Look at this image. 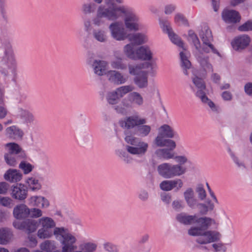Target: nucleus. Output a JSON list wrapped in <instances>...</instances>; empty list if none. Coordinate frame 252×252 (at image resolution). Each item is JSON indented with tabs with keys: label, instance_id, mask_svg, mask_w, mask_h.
I'll list each match as a JSON object with an SVG mask.
<instances>
[{
	"label": "nucleus",
	"instance_id": "obj_1",
	"mask_svg": "<svg viewBox=\"0 0 252 252\" xmlns=\"http://www.w3.org/2000/svg\"><path fill=\"white\" fill-rule=\"evenodd\" d=\"M176 220L180 223L189 225L196 224L188 230L189 235L197 237L196 242L200 245H205L219 241L220 233L215 230H208L213 225L217 224L216 220L207 216L199 217L196 215H189L185 212L178 214Z\"/></svg>",
	"mask_w": 252,
	"mask_h": 252
},
{
	"label": "nucleus",
	"instance_id": "obj_2",
	"mask_svg": "<svg viewBox=\"0 0 252 252\" xmlns=\"http://www.w3.org/2000/svg\"><path fill=\"white\" fill-rule=\"evenodd\" d=\"M115 14L117 20L124 15V25L130 31L137 32L142 29L143 26L140 22L138 15L133 9L126 5H119L115 6Z\"/></svg>",
	"mask_w": 252,
	"mask_h": 252
},
{
	"label": "nucleus",
	"instance_id": "obj_3",
	"mask_svg": "<svg viewBox=\"0 0 252 252\" xmlns=\"http://www.w3.org/2000/svg\"><path fill=\"white\" fill-rule=\"evenodd\" d=\"M199 73L194 71L191 78L193 86H191L194 92L195 96L199 98L202 102L207 105L211 110L215 113L219 112V108L206 95V87L204 79Z\"/></svg>",
	"mask_w": 252,
	"mask_h": 252
},
{
	"label": "nucleus",
	"instance_id": "obj_4",
	"mask_svg": "<svg viewBox=\"0 0 252 252\" xmlns=\"http://www.w3.org/2000/svg\"><path fill=\"white\" fill-rule=\"evenodd\" d=\"M56 238L60 240L62 252H72L77 249V238L64 227H56L53 230Z\"/></svg>",
	"mask_w": 252,
	"mask_h": 252
},
{
	"label": "nucleus",
	"instance_id": "obj_5",
	"mask_svg": "<svg viewBox=\"0 0 252 252\" xmlns=\"http://www.w3.org/2000/svg\"><path fill=\"white\" fill-rule=\"evenodd\" d=\"M126 143V149L129 154L137 157L144 156L148 151L149 144L141 139L132 135H127L125 138Z\"/></svg>",
	"mask_w": 252,
	"mask_h": 252
},
{
	"label": "nucleus",
	"instance_id": "obj_6",
	"mask_svg": "<svg viewBox=\"0 0 252 252\" xmlns=\"http://www.w3.org/2000/svg\"><path fill=\"white\" fill-rule=\"evenodd\" d=\"M157 171L158 175L163 178L170 179L184 175L187 172V168L181 164L164 162L158 166Z\"/></svg>",
	"mask_w": 252,
	"mask_h": 252
},
{
	"label": "nucleus",
	"instance_id": "obj_7",
	"mask_svg": "<svg viewBox=\"0 0 252 252\" xmlns=\"http://www.w3.org/2000/svg\"><path fill=\"white\" fill-rule=\"evenodd\" d=\"M115 14V6L112 8L106 7L105 5H99L96 11V15L92 20V25L95 27H99L104 25L105 19L109 21L117 20Z\"/></svg>",
	"mask_w": 252,
	"mask_h": 252
},
{
	"label": "nucleus",
	"instance_id": "obj_8",
	"mask_svg": "<svg viewBox=\"0 0 252 252\" xmlns=\"http://www.w3.org/2000/svg\"><path fill=\"white\" fill-rule=\"evenodd\" d=\"M129 93L127 98L122 99L119 104L115 106V109L118 113L125 114L131 104L141 106L144 104V98L139 93L133 91Z\"/></svg>",
	"mask_w": 252,
	"mask_h": 252
},
{
	"label": "nucleus",
	"instance_id": "obj_9",
	"mask_svg": "<svg viewBox=\"0 0 252 252\" xmlns=\"http://www.w3.org/2000/svg\"><path fill=\"white\" fill-rule=\"evenodd\" d=\"M40 227L37 232V237L42 239L51 238L53 235L52 229L56 228L55 221L51 217L44 216L38 220Z\"/></svg>",
	"mask_w": 252,
	"mask_h": 252
},
{
	"label": "nucleus",
	"instance_id": "obj_10",
	"mask_svg": "<svg viewBox=\"0 0 252 252\" xmlns=\"http://www.w3.org/2000/svg\"><path fill=\"white\" fill-rule=\"evenodd\" d=\"M134 90V87L132 85L121 86L107 93L106 95L107 101L110 104L115 105L118 103L121 98Z\"/></svg>",
	"mask_w": 252,
	"mask_h": 252
},
{
	"label": "nucleus",
	"instance_id": "obj_11",
	"mask_svg": "<svg viewBox=\"0 0 252 252\" xmlns=\"http://www.w3.org/2000/svg\"><path fill=\"white\" fill-rule=\"evenodd\" d=\"M111 37L117 41H123L127 37L126 27L120 21H114L109 26Z\"/></svg>",
	"mask_w": 252,
	"mask_h": 252
},
{
	"label": "nucleus",
	"instance_id": "obj_12",
	"mask_svg": "<svg viewBox=\"0 0 252 252\" xmlns=\"http://www.w3.org/2000/svg\"><path fill=\"white\" fill-rule=\"evenodd\" d=\"M157 66L155 63L150 62H142L138 63L129 64L128 65V73L135 77L139 76L145 72L143 69L151 68V70Z\"/></svg>",
	"mask_w": 252,
	"mask_h": 252
},
{
	"label": "nucleus",
	"instance_id": "obj_13",
	"mask_svg": "<svg viewBox=\"0 0 252 252\" xmlns=\"http://www.w3.org/2000/svg\"><path fill=\"white\" fill-rule=\"evenodd\" d=\"M146 123V119L142 118L138 115L126 117L120 122V126L126 129H132L135 126L138 127L139 126Z\"/></svg>",
	"mask_w": 252,
	"mask_h": 252
},
{
	"label": "nucleus",
	"instance_id": "obj_14",
	"mask_svg": "<svg viewBox=\"0 0 252 252\" xmlns=\"http://www.w3.org/2000/svg\"><path fill=\"white\" fill-rule=\"evenodd\" d=\"M159 25L163 32L168 34V37L172 43L182 48L183 49H185L183 41L173 32L170 24L168 21H160Z\"/></svg>",
	"mask_w": 252,
	"mask_h": 252
},
{
	"label": "nucleus",
	"instance_id": "obj_15",
	"mask_svg": "<svg viewBox=\"0 0 252 252\" xmlns=\"http://www.w3.org/2000/svg\"><path fill=\"white\" fill-rule=\"evenodd\" d=\"M88 64L93 68L94 73L98 76L107 75V63L103 60H93L91 58L88 60Z\"/></svg>",
	"mask_w": 252,
	"mask_h": 252
},
{
	"label": "nucleus",
	"instance_id": "obj_16",
	"mask_svg": "<svg viewBox=\"0 0 252 252\" xmlns=\"http://www.w3.org/2000/svg\"><path fill=\"white\" fill-rule=\"evenodd\" d=\"M251 42L249 36L243 34L234 38L231 42V45L234 50L241 52L246 49Z\"/></svg>",
	"mask_w": 252,
	"mask_h": 252
},
{
	"label": "nucleus",
	"instance_id": "obj_17",
	"mask_svg": "<svg viewBox=\"0 0 252 252\" xmlns=\"http://www.w3.org/2000/svg\"><path fill=\"white\" fill-rule=\"evenodd\" d=\"M195 56L201 66L200 69L195 72L199 73L201 76L206 77L208 73L213 71V66L209 63L208 58H203L200 54H196Z\"/></svg>",
	"mask_w": 252,
	"mask_h": 252
},
{
	"label": "nucleus",
	"instance_id": "obj_18",
	"mask_svg": "<svg viewBox=\"0 0 252 252\" xmlns=\"http://www.w3.org/2000/svg\"><path fill=\"white\" fill-rule=\"evenodd\" d=\"M183 187V182L180 179L164 180L159 184L160 189L164 191H170L173 189L178 191Z\"/></svg>",
	"mask_w": 252,
	"mask_h": 252
},
{
	"label": "nucleus",
	"instance_id": "obj_19",
	"mask_svg": "<svg viewBox=\"0 0 252 252\" xmlns=\"http://www.w3.org/2000/svg\"><path fill=\"white\" fill-rule=\"evenodd\" d=\"M11 197L18 200H24L28 196V189L23 184H18L11 187Z\"/></svg>",
	"mask_w": 252,
	"mask_h": 252
},
{
	"label": "nucleus",
	"instance_id": "obj_20",
	"mask_svg": "<svg viewBox=\"0 0 252 252\" xmlns=\"http://www.w3.org/2000/svg\"><path fill=\"white\" fill-rule=\"evenodd\" d=\"M1 64L4 67L13 69L16 65V61L11 46L8 45L7 49L4 52V55L1 61Z\"/></svg>",
	"mask_w": 252,
	"mask_h": 252
},
{
	"label": "nucleus",
	"instance_id": "obj_21",
	"mask_svg": "<svg viewBox=\"0 0 252 252\" xmlns=\"http://www.w3.org/2000/svg\"><path fill=\"white\" fill-rule=\"evenodd\" d=\"M135 60L151 61L153 54L150 47L147 45L140 46L136 48Z\"/></svg>",
	"mask_w": 252,
	"mask_h": 252
},
{
	"label": "nucleus",
	"instance_id": "obj_22",
	"mask_svg": "<svg viewBox=\"0 0 252 252\" xmlns=\"http://www.w3.org/2000/svg\"><path fill=\"white\" fill-rule=\"evenodd\" d=\"M4 149L7 152L6 154H10L18 156L19 158H26L25 151L17 143L10 142L4 145Z\"/></svg>",
	"mask_w": 252,
	"mask_h": 252
},
{
	"label": "nucleus",
	"instance_id": "obj_23",
	"mask_svg": "<svg viewBox=\"0 0 252 252\" xmlns=\"http://www.w3.org/2000/svg\"><path fill=\"white\" fill-rule=\"evenodd\" d=\"M106 76L110 81L118 85L125 84L127 81V77L116 70L108 71Z\"/></svg>",
	"mask_w": 252,
	"mask_h": 252
},
{
	"label": "nucleus",
	"instance_id": "obj_24",
	"mask_svg": "<svg viewBox=\"0 0 252 252\" xmlns=\"http://www.w3.org/2000/svg\"><path fill=\"white\" fill-rule=\"evenodd\" d=\"M4 179L10 183H17L23 178V174L16 169H9L3 175Z\"/></svg>",
	"mask_w": 252,
	"mask_h": 252
},
{
	"label": "nucleus",
	"instance_id": "obj_25",
	"mask_svg": "<svg viewBox=\"0 0 252 252\" xmlns=\"http://www.w3.org/2000/svg\"><path fill=\"white\" fill-rule=\"evenodd\" d=\"M28 202L30 205L36 207L41 205L42 209L47 208L50 206L49 201L42 196H32L28 199Z\"/></svg>",
	"mask_w": 252,
	"mask_h": 252
},
{
	"label": "nucleus",
	"instance_id": "obj_26",
	"mask_svg": "<svg viewBox=\"0 0 252 252\" xmlns=\"http://www.w3.org/2000/svg\"><path fill=\"white\" fill-rule=\"evenodd\" d=\"M180 65L183 73L186 76L189 75V70L191 67V64L188 59V53L185 49L180 52Z\"/></svg>",
	"mask_w": 252,
	"mask_h": 252
},
{
	"label": "nucleus",
	"instance_id": "obj_27",
	"mask_svg": "<svg viewBox=\"0 0 252 252\" xmlns=\"http://www.w3.org/2000/svg\"><path fill=\"white\" fill-rule=\"evenodd\" d=\"M164 136L159 134L158 133L157 136L155 138L154 142L157 146L159 147H167L171 149H174L176 147V142L171 139H166Z\"/></svg>",
	"mask_w": 252,
	"mask_h": 252
},
{
	"label": "nucleus",
	"instance_id": "obj_28",
	"mask_svg": "<svg viewBox=\"0 0 252 252\" xmlns=\"http://www.w3.org/2000/svg\"><path fill=\"white\" fill-rule=\"evenodd\" d=\"M17 116L26 124H33L35 122V118L33 114L28 110L19 108L17 110Z\"/></svg>",
	"mask_w": 252,
	"mask_h": 252
},
{
	"label": "nucleus",
	"instance_id": "obj_29",
	"mask_svg": "<svg viewBox=\"0 0 252 252\" xmlns=\"http://www.w3.org/2000/svg\"><path fill=\"white\" fill-rule=\"evenodd\" d=\"M183 196L188 206L191 209H194V206L196 204L197 200L193 189L187 188L183 192Z\"/></svg>",
	"mask_w": 252,
	"mask_h": 252
},
{
	"label": "nucleus",
	"instance_id": "obj_30",
	"mask_svg": "<svg viewBox=\"0 0 252 252\" xmlns=\"http://www.w3.org/2000/svg\"><path fill=\"white\" fill-rule=\"evenodd\" d=\"M128 40L134 45H140L146 43L148 38L145 34L141 32L132 33L127 35Z\"/></svg>",
	"mask_w": 252,
	"mask_h": 252
},
{
	"label": "nucleus",
	"instance_id": "obj_31",
	"mask_svg": "<svg viewBox=\"0 0 252 252\" xmlns=\"http://www.w3.org/2000/svg\"><path fill=\"white\" fill-rule=\"evenodd\" d=\"M222 17L225 22L228 23H235L240 20L239 13L234 10H224L222 13Z\"/></svg>",
	"mask_w": 252,
	"mask_h": 252
},
{
	"label": "nucleus",
	"instance_id": "obj_32",
	"mask_svg": "<svg viewBox=\"0 0 252 252\" xmlns=\"http://www.w3.org/2000/svg\"><path fill=\"white\" fill-rule=\"evenodd\" d=\"M14 217L18 220H22L29 216V208L25 204L16 206L13 212Z\"/></svg>",
	"mask_w": 252,
	"mask_h": 252
},
{
	"label": "nucleus",
	"instance_id": "obj_33",
	"mask_svg": "<svg viewBox=\"0 0 252 252\" xmlns=\"http://www.w3.org/2000/svg\"><path fill=\"white\" fill-rule=\"evenodd\" d=\"M5 132L7 137L13 139L21 138L24 134L23 131L16 126L7 127L5 130Z\"/></svg>",
	"mask_w": 252,
	"mask_h": 252
},
{
	"label": "nucleus",
	"instance_id": "obj_34",
	"mask_svg": "<svg viewBox=\"0 0 252 252\" xmlns=\"http://www.w3.org/2000/svg\"><path fill=\"white\" fill-rule=\"evenodd\" d=\"M214 204L210 200H208L206 203H200L196 201V204L194 206V209L197 208L199 213L202 215H206L209 211H211L214 209Z\"/></svg>",
	"mask_w": 252,
	"mask_h": 252
},
{
	"label": "nucleus",
	"instance_id": "obj_35",
	"mask_svg": "<svg viewBox=\"0 0 252 252\" xmlns=\"http://www.w3.org/2000/svg\"><path fill=\"white\" fill-rule=\"evenodd\" d=\"M174 149L163 148L158 149L155 152V154L158 158L164 160H169L174 158L175 153L172 152Z\"/></svg>",
	"mask_w": 252,
	"mask_h": 252
},
{
	"label": "nucleus",
	"instance_id": "obj_36",
	"mask_svg": "<svg viewBox=\"0 0 252 252\" xmlns=\"http://www.w3.org/2000/svg\"><path fill=\"white\" fill-rule=\"evenodd\" d=\"M25 182L27 186V189L32 191H37L41 189L42 186L40 182L35 177H28L26 179Z\"/></svg>",
	"mask_w": 252,
	"mask_h": 252
},
{
	"label": "nucleus",
	"instance_id": "obj_37",
	"mask_svg": "<svg viewBox=\"0 0 252 252\" xmlns=\"http://www.w3.org/2000/svg\"><path fill=\"white\" fill-rule=\"evenodd\" d=\"M110 64L111 67L115 69L125 70L127 68L126 64L118 53H115L114 58L111 62Z\"/></svg>",
	"mask_w": 252,
	"mask_h": 252
},
{
	"label": "nucleus",
	"instance_id": "obj_38",
	"mask_svg": "<svg viewBox=\"0 0 252 252\" xmlns=\"http://www.w3.org/2000/svg\"><path fill=\"white\" fill-rule=\"evenodd\" d=\"M13 237L11 230L8 228H0V244L6 245L8 244Z\"/></svg>",
	"mask_w": 252,
	"mask_h": 252
},
{
	"label": "nucleus",
	"instance_id": "obj_39",
	"mask_svg": "<svg viewBox=\"0 0 252 252\" xmlns=\"http://www.w3.org/2000/svg\"><path fill=\"white\" fill-rule=\"evenodd\" d=\"M158 133L168 138H172L176 134L173 128L167 124L160 126L158 129Z\"/></svg>",
	"mask_w": 252,
	"mask_h": 252
},
{
	"label": "nucleus",
	"instance_id": "obj_40",
	"mask_svg": "<svg viewBox=\"0 0 252 252\" xmlns=\"http://www.w3.org/2000/svg\"><path fill=\"white\" fill-rule=\"evenodd\" d=\"M92 36L96 41L101 43L106 42L108 40L107 32L103 29H94L92 32Z\"/></svg>",
	"mask_w": 252,
	"mask_h": 252
},
{
	"label": "nucleus",
	"instance_id": "obj_41",
	"mask_svg": "<svg viewBox=\"0 0 252 252\" xmlns=\"http://www.w3.org/2000/svg\"><path fill=\"white\" fill-rule=\"evenodd\" d=\"M213 41H205L202 42V46L201 45V49L200 51H197L196 54H200L201 53H213L217 55H219V53L217 49L215 48L212 43Z\"/></svg>",
	"mask_w": 252,
	"mask_h": 252
},
{
	"label": "nucleus",
	"instance_id": "obj_42",
	"mask_svg": "<svg viewBox=\"0 0 252 252\" xmlns=\"http://www.w3.org/2000/svg\"><path fill=\"white\" fill-rule=\"evenodd\" d=\"M135 84L140 89L146 88L148 86V72H143L139 76H136L133 79Z\"/></svg>",
	"mask_w": 252,
	"mask_h": 252
},
{
	"label": "nucleus",
	"instance_id": "obj_43",
	"mask_svg": "<svg viewBox=\"0 0 252 252\" xmlns=\"http://www.w3.org/2000/svg\"><path fill=\"white\" fill-rule=\"evenodd\" d=\"M199 35L202 42L205 41H213L212 32L207 26L202 28L199 32Z\"/></svg>",
	"mask_w": 252,
	"mask_h": 252
},
{
	"label": "nucleus",
	"instance_id": "obj_44",
	"mask_svg": "<svg viewBox=\"0 0 252 252\" xmlns=\"http://www.w3.org/2000/svg\"><path fill=\"white\" fill-rule=\"evenodd\" d=\"M134 45L129 43L124 46L123 53L128 59L135 60L136 48Z\"/></svg>",
	"mask_w": 252,
	"mask_h": 252
},
{
	"label": "nucleus",
	"instance_id": "obj_45",
	"mask_svg": "<svg viewBox=\"0 0 252 252\" xmlns=\"http://www.w3.org/2000/svg\"><path fill=\"white\" fill-rule=\"evenodd\" d=\"M187 39L189 41L191 42L193 44L197 51H200V42L196 34L193 30H190L188 31Z\"/></svg>",
	"mask_w": 252,
	"mask_h": 252
},
{
	"label": "nucleus",
	"instance_id": "obj_46",
	"mask_svg": "<svg viewBox=\"0 0 252 252\" xmlns=\"http://www.w3.org/2000/svg\"><path fill=\"white\" fill-rule=\"evenodd\" d=\"M26 158H19L18 156L5 153L4 155V159L5 162L9 166L15 167L17 165L18 161L24 159Z\"/></svg>",
	"mask_w": 252,
	"mask_h": 252
},
{
	"label": "nucleus",
	"instance_id": "obj_47",
	"mask_svg": "<svg viewBox=\"0 0 252 252\" xmlns=\"http://www.w3.org/2000/svg\"><path fill=\"white\" fill-rule=\"evenodd\" d=\"M41 250L45 252H52L57 247L56 242L53 240H45L39 245Z\"/></svg>",
	"mask_w": 252,
	"mask_h": 252
},
{
	"label": "nucleus",
	"instance_id": "obj_48",
	"mask_svg": "<svg viewBox=\"0 0 252 252\" xmlns=\"http://www.w3.org/2000/svg\"><path fill=\"white\" fill-rule=\"evenodd\" d=\"M25 230L24 231L28 233H31L34 232L38 225V220H27L25 221Z\"/></svg>",
	"mask_w": 252,
	"mask_h": 252
},
{
	"label": "nucleus",
	"instance_id": "obj_49",
	"mask_svg": "<svg viewBox=\"0 0 252 252\" xmlns=\"http://www.w3.org/2000/svg\"><path fill=\"white\" fill-rule=\"evenodd\" d=\"M174 23L180 26L189 27L188 19L185 15L181 13H177L174 17Z\"/></svg>",
	"mask_w": 252,
	"mask_h": 252
},
{
	"label": "nucleus",
	"instance_id": "obj_50",
	"mask_svg": "<svg viewBox=\"0 0 252 252\" xmlns=\"http://www.w3.org/2000/svg\"><path fill=\"white\" fill-rule=\"evenodd\" d=\"M97 247V244L93 242H84L80 246L81 250L83 252H94Z\"/></svg>",
	"mask_w": 252,
	"mask_h": 252
},
{
	"label": "nucleus",
	"instance_id": "obj_51",
	"mask_svg": "<svg viewBox=\"0 0 252 252\" xmlns=\"http://www.w3.org/2000/svg\"><path fill=\"white\" fill-rule=\"evenodd\" d=\"M96 5L94 2H85L82 6V11L85 15L91 14L95 11Z\"/></svg>",
	"mask_w": 252,
	"mask_h": 252
},
{
	"label": "nucleus",
	"instance_id": "obj_52",
	"mask_svg": "<svg viewBox=\"0 0 252 252\" xmlns=\"http://www.w3.org/2000/svg\"><path fill=\"white\" fill-rule=\"evenodd\" d=\"M19 168L23 171L24 174H28L30 173L34 168V166L30 163L22 161L19 164Z\"/></svg>",
	"mask_w": 252,
	"mask_h": 252
},
{
	"label": "nucleus",
	"instance_id": "obj_53",
	"mask_svg": "<svg viewBox=\"0 0 252 252\" xmlns=\"http://www.w3.org/2000/svg\"><path fill=\"white\" fill-rule=\"evenodd\" d=\"M151 131V127L145 124L139 126L137 127V132L139 136L141 137L147 136Z\"/></svg>",
	"mask_w": 252,
	"mask_h": 252
},
{
	"label": "nucleus",
	"instance_id": "obj_54",
	"mask_svg": "<svg viewBox=\"0 0 252 252\" xmlns=\"http://www.w3.org/2000/svg\"><path fill=\"white\" fill-rule=\"evenodd\" d=\"M199 200L202 201L205 200L207 196V193L202 185H198L195 189Z\"/></svg>",
	"mask_w": 252,
	"mask_h": 252
},
{
	"label": "nucleus",
	"instance_id": "obj_55",
	"mask_svg": "<svg viewBox=\"0 0 252 252\" xmlns=\"http://www.w3.org/2000/svg\"><path fill=\"white\" fill-rule=\"evenodd\" d=\"M228 153L232 158L233 161L237 164L238 167L243 169L245 168V165L244 162L241 161L235 155L234 152L230 149L228 150Z\"/></svg>",
	"mask_w": 252,
	"mask_h": 252
},
{
	"label": "nucleus",
	"instance_id": "obj_56",
	"mask_svg": "<svg viewBox=\"0 0 252 252\" xmlns=\"http://www.w3.org/2000/svg\"><path fill=\"white\" fill-rule=\"evenodd\" d=\"M29 215L32 218H40L42 217L43 212L39 208H33L29 209Z\"/></svg>",
	"mask_w": 252,
	"mask_h": 252
},
{
	"label": "nucleus",
	"instance_id": "obj_57",
	"mask_svg": "<svg viewBox=\"0 0 252 252\" xmlns=\"http://www.w3.org/2000/svg\"><path fill=\"white\" fill-rule=\"evenodd\" d=\"M115 153L117 156L122 158L125 162L127 163L129 162L128 155L124 150L118 149L115 150Z\"/></svg>",
	"mask_w": 252,
	"mask_h": 252
},
{
	"label": "nucleus",
	"instance_id": "obj_58",
	"mask_svg": "<svg viewBox=\"0 0 252 252\" xmlns=\"http://www.w3.org/2000/svg\"><path fill=\"white\" fill-rule=\"evenodd\" d=\"M172 207L175 210L179 211L185 208V204L181 200H175L172 203Z\"/></svg>",
	"mask_w": 252,
	"mask_h": 252
},
{
	"label": "nucleus",
	"instance_id": "obj_59",
	"mask_svg": "<svg viewBox=\"0 0 252 252\" xmlns=\"http://www.w3.org/2000/svg\"><path fill=\"white\" fill-rule=\"evenodd\" d=\"M103 247L105 251L108 252H119L118 247L111 243H105L103 245Z\"/></svg>",
	"mask_w": 252,
	"mask_h": 252
},
{
	"label": "nucleus",
	"instance_id": "obj_60",
	"mask_svg": "<svg viewBox=\"0 0 252 252\" xmlns=\"http://www.w3.org/2000/svg\"><path fill=\"white\" fill-rule=\"evenodd\" d=\"M176 8L174 4H167L164 6V12L166 15H171L176 10Z\"/></svg>",
	"mask_w": 252,
	"mask_h": 252
},
{
	"label": "nucleus",
	"instance_id": "obj_61",
	"mask_svg": "<svg viewBox=\"0 0 252 252\" xmlns=\"http://www.w3.org/2000/svg\"><path fill=\"white\" fill-rule=\"evenodd\" d=\"M238 30L241 32L252 31V21H248L244 24L239 26Z\"/></svg>",
	"mask_w": 252,
	"mask_h": 252
},
{
	"label": "nucleus",
	"instance_id": "obj_62",
	"mask_svg": "<svg viewBox=\"0 0 252 252\" xmlns=\"http://www.w3.org/2000/svg\"><path fill=\"white\" fill-rule=\"evenodd\" d=\"M212 247L215 252H224L226 251V247L224 245L221 243H214Z\"/></svg>",
	"mask_w": 252,
	"mask_h": 252
},
{
	"label": "nucleus",
	"instance_id": "obj_63",
	"mask_svg": "<svg viewBox=\"0 0 252 252\" xmlns=\"http://www.w3.org/2000/svg\"><path fill=\"white\" fill-rule=\"evenodd\" d=\"M9 189V185L5 182H0V194H5Z\"/></svg>",
	"mask_w": 252,
	"mask_h": 252
},
{
	"label": "nucleus",
	"instance_id": "obj_64",
	"mask_svg": "<svg viewBox=\"0 0 252 252\" xmlns=\"http://www.w3.org/2000/svg\"><path fill=\"white\" fill-rule=\"evenodd\" d=\"M12 202V200L8 197H0V204L5 207H9Z\"/></svg>",
	"mask_w": 252,
	"mask_h": 252
}]
</instances>
